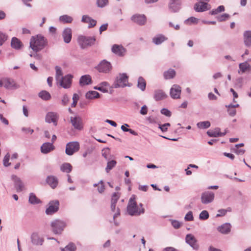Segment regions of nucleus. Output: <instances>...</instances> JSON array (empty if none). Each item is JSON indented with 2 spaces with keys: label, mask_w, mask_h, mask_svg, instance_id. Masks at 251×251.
Returning <instances> with one entry per match:
<instances>
[{
  "label": "nucleus",
  "mask_w": 251,
  "mask_h": 251,
  "mask_svg": "<svg viewBox=\"0 0 251 251\" xmlns=\"http://www.w3.org/2000/svg\"><path fill=\"white\" fill-rule=\"evenodd\" d=\"M47 45V39L41 34L32 36L30 40V47L35 52L40 51Z\"/></svg>",
  "instance_id": "nucleus-1"
},
{
  "label": "nucleus",
  "mask_w": 251,
  "mask_h": 251,
  "mask_svg": "<svg viewBox=\"0 0 251 251\" xmlns=\"http://www.w3.org/2000/svg\"><path fill=\"white\" fill-rule=\"evenodd\" d=\"M127 211L131 216H139L144 213L145 209L144 208L139 207L135 201L134 197L132 196L129 199L127 206Z\"/></svg>",
  "instance_id": "nucleus-2"
},
{
  "label": "nucleus",
  "mask_w": 251,
  "mask_h": 251,
  "mask_svg": "<svg viewBox=\"0 0 251 251\" xmlns=\"http://www.w3.org/2000/svg\"><path fill=\"white\" fill-rule=\"evenodd\" d=\"M128 76L126 73L119 74L116 77L112 85V88H124L126 86H130L128 84Z\"/></svg>",
  "instance_id": "nucleus-3"
},
{
  "label": "nucleus",
  "mask_w": 251,
  "mask_h": 251,
  "mask_svg": "<svg viewBox=\"0 0 251 251\" xmlns=\"http://www.w3.org/2000/svg\"><path fill=\"white\" fill-rule=\"evenodd\" d=\"M96 37L90 36H80L78 37L77 42L80 48L84 49L95 44Z\"/></svg>",
  "instance_id": "nucleus-4"
},
{
  "label": "nucleus",
  "mask_w": 251,
  "mask_h": 251,
  "mask_svg": "<svg viewBox=\"0 0 251 251\" xmlns=\"http://www.w3.org/2000/svg\"><path fill=\"white\" fill-rule=\"evenodd\" d=\"M0 87H4L7 89H16L19 88V85L13 79L5 77L0 80Z\"/></svg>",
  "instance_id": "nucleus-5"
},
{
  "label": "nucleus",
  "mask_w": 251,
  "mask_h": 251,
  "mask_svg": "<svg viewBox=\"0 0 251 251\" xmlns=\"http://www.w3.org/2000/svg\"><path fill=\"white\" fill-rule=\"evenodd\" d=\"M51 226L54 234H60L66 226V224L63 221L57 219L51 223Z\"/></svg>",
  "instance_id": "nucleus-6"
},
{
  "label": "nucleus",
  "mask_w": 251,
  "mask_h": 251,
  "mask_svg": "<svg viewBox=\"0 0 251 251\" xmlns=\"http://www.w3.org/2000/svg\"><path fill=\"white\" fill-rule=\"evenodd\" d=\"M96 69L101 73H110L112 69L111 63L106 60H102L96 67Z\"/></svg>",
  "instance_id": "nucleus-7"
},
{
  "label": "nucleus",
  "mask_w": 251,
  "mask_h": 251,
  "mask_svg": "<svg viewBox=\"0 0 251 251\" xmlns=\"http://www.w3.org/2000/svg\"><path fill=\"white\" fill-rule=\"evenodd\" d=\"M70 122L75 130L80 131L83 129L82 119L80 116L76 115L70 117Z\"/></svg>",
  "instance_id": "nucleus-8"
},
{
  "label": "nucleus",
  "mask_w": 251,
  "mask_h": 251,
  "mask_svg": "<svg viewBox=\"0 0 251 251\" xmlns=\"http://www.w3.org/2000/svg\"><path fill=\"white\" fill-rule=\"evenodd\" d=\"M79 144L78 142H70L67 144L65 152L68 155H72L79 150Z\"/></svg>",
  "instance_id": "nucleus-9"
},
{
  "label": "nucleus",
  "mask_w": 251,
  "mask_h": 251,
  "mask_svg": "<svg viewBox=\"0 0 251 251\" xmlns=\"http://www.w3.org/2000/svg\"><path fill=\"white\" fill-rule=\"evenodd\" d=\"M215 198V194L211 191H205L201 193V201L202 204H207L212 202Z\"/></svg>",
  "instance_id": "nucleus-10"
},
{
  "label": "nucleus",
  "mask_w": 251,
  "mask_h": 251,
  "mask_svg": "<svg viewBox=\"0 0 251 251\" xmlns=\"http://www.w3.org/2000/svg\"><path fill=\"white\" fill-rule=\"evenodd\" d=\"M185 242L194 250L198 251L200 249V246L198 243V241L195 236L191 234H188L185 237Z\"/></svg>",
  "instance_id": "nucleus-11"
},
{
  "label": "nucleus",
  "mask_w": 251,
  "mask_h": 251,
  "mask_svg": "<svg viewBox=\"0 0 251 251\" xmlns=\"http://www.w3.org/2000/svg\"><path fill=\"white\" fill-rule=\"evenodd\" d=\"M11 178L14 182L15 188L17 192H21L25 189L24 183L19 177L16 175H12Z\"/></svg>",
  "instance_id": "nucleus-12"
},
{
  "label": "nucleus",
  "mask_w": 251,
  "mask_h": 251,
  "mask_svg": "<svg viewBox=\"0 0 251 251\" xmlns=\"http://www.w3.org/2000/svg\"><path fill=\"white\" fill-rule=\"evenodd\" d=\"M72 78L73 75L68 74L63 77H61V78L57 82L59 83V85L62 87L68 89L71 86Z\"/></svg>",
  "instance_id": "nucleus-13"
},
{
  "label": "nucleus",
  "mask_w": 251,
  "mask_h": 251,
  "mask_svg": "<svg viewBox=\"0 0 251 251\" xmlns=\"http://www.w3.org/2000/svg\"><path fill=\"white\" fill-rule=\"evenodd\" d=\"M59 202L58 200L52 201L49 203V207L46 210L47 215H52L59 209Z\"/></svg>",
  "instance_id": "nucleus-14"
},
{
  "label": "nucleus",
  "mask_w": 251,
  "mask_h": 251,
  "mask_svg": "<svg viewBox=\"0 0 251 251\" xmlns=\"http://www.w3.org/2000/svg\"><path fill=\"white\" fill-rule=\"evenodd\" d=\"M210 5L208 3L200 1L194 5V9L197 12H202L210 9Z\"/></svg>",
  "instance_id": "nucleus-15"
},
{
  "label": "nucleus",
  "mask_w": 251,
  "mask_h": 251,
  "mask_svg": "<svg viewBox=\"0 0 251 251\" xmlns=\"http://www.w3.org/2000/svg\"><path fill=\"white\" fill-rule=\"evenodd\" d=\"M59 118V115L54 112H49L46 114L45 121L48 123H52L55 126L57 125V121Z\"/></svg>",
  "instance_id": "nucleus-16"
},
{
  "label": "nucleus",
  "mask_w": 251,
  "mask_h": 251,
  "mask_svg": "<svg viewBox=\"0 0 251 251\" xmlns=\"http://www.w3.org/2000/svg\"><path fill=\"white\" fill-rule=\"evenodd\" d=\"M181 92V87L177 84H174L170 89V94L173 99H177L180 98Z\"/></svg>",
  "instance_id": "nucleus-17"
},
{
  "label": "nucleus",
  "mask_w": 251,
  "mask_h": 251,
  "mask_svg": "<svg viewBox=\"0 0 251 251\" xmlns=\"http://www.w3.org/2000/svg\"><path fill=\"white\" fill-rule=\"evenodd\" d=\"M112 52L119 56H123L126 52V49L122 45L114 44L111 49Z\"/></svg>",
  "instance_id": "nucleus-18"
},
{
  "label": "nucleus",
  "mask_w": 251,
  "mask_h": 251,
  "mask_svg": "<svg viewBox=\"0 0 251 251\" xmlns=\"http://www.w3.org/2000/svg\"><path fill=\"white\" fill-rule=\"evenodd\" d=\"M180 0H170L169 3V9L173 12L178 11L181 8Z\"/></svg>",
  "instance_id": "nucleus-19"
},
{
  "label": "nucleus",
  "mask_w": 251,
  "mask_h": 251,
  "mask_svg": "<svg viewBox=\"0 0 251 251\" xmlns=\"http://www.w3.org/2000/svg\"><path fill=\"white\" fill-rule=\"evenodd\" d=\"M131 20L137 24L142 25L146 24L147 19L144 15L136 14L131 17Z\"/></svg>",
  "instance_id": "nucleus-20"
},
{
  "label": "nucleus",
  "mask_w": 251,
  "mask_h": 251,
  "mask_svg": "<svg viewBox=\"0 0 251 251\" xmlns=\"http://www.w3.org/2000/svg\"><path fill=\"white\" fill-rule=\"evenodd\" d=\"M92 80L91 76L89 75H85L81 76L79 79V84L81 87L91 84Z\"/></svg>",
  "instance_id": "nucleus-21"
},
{
  "label": "nucleus",
  "mask_w": 251,
  "mask_h": 251,
  "mask_svg": "<svg viewBox=\"0 0 251 251\" xmlns=\"http://www.w3.org/2000/svg\"><path fill=\"white\" fill-rule=\"evenodd\" d=\"M54 146L52 143L46 142L41 147V151L44 154H47L54 150Z\"/></svg>",
  "instance_id": "nucleus-22"
},
{
  "label": "nucleus",
  "mask_w": 251,
  "mask_h": 251,
  "mask_svg": "<svg viewBox=\"0 0 251 251\" xmlns=\"http://www.w3.org/2000/svg\"><path fill=\"white\" fill-rule=\"evenodd\" d=\"M62 37L65 43H69L72 39V29L69 27L65 28L62 32Z\"/></svg>",
  "instance_id": "nucleus-23"
},
{
  "label": "nucleus",
  "mask_w": 251,
  "mask_h": 251,
  "mask_svg": "<svg viewBox=\"0 0 251 251\" xmlns=\"http://www.w3.org/2000/svg\"><path fill=\"white\" fill-rule=\"evenodd\" d=\"M167 95L162 90H156L154 92L153 98L156 101H159L166 99Z\"/></svg>",
  "instance_id": "nucleus-24"
},
{
  "label": "nucleus",
  "mask_w": 251,
  "mask_h": 251,
  "mask_svg": "<svg viewBox=\"0 0 251 251\" xmlns=\"http://www.w3.org/2000/svg\"><path fill=\"white\" fill-rule=\"evenodd\" d=\"M31 240L33 244L35 245H42L44 239L41 238L37 233H33L31 236Z\"/></svg>",
  "instance_id": "nucleus-25"
},
{
  "label": "nucleus",
  "mask_w": 251,
  "mask_h": 251,
  "mask_svg": "<svg viewBox=\"0 0 251 251\" xmlns=\"http://www.w3.org/2000/svg\"><path fill=\"white\" fill-rule=\"evenodd\" d=\"M81 22L89 24L88 28H91L96 25L97 21L88 15H83Z\"/></svg>",
  "instance_id": "nucleus-26"
},
{
  "label": "nucleus",
  "mask_w": 251,
  "mask_h": 251,
  "mask_svg": "<svg viewBox=\"0 0 251 251\" xmlns=\"http://www.w3.org/2000/svg\"><path fill=\"white\" fill-rule=\"evenodd\" d=\"M231 229V225L229 223H225L219 226L217 228L218 231L222 234H228Z\"/></svg>",
  "instance_id": "nucleus-27"
},
{
  "label": "nucleus",
  "mask_w": 251,
  "mask_h": 251,
  "mask_svg": "<svg viewBox=\"0 0 251 251\" xmlns=\"http://www.w3.org/2000/svg\"><path fill=\"white\" fill-rule=\"evenodd\" d=\"M109 87V84L106 81H103L101 82L98 86H95L94 89L98 90L103 93H107L108 87Z\"/></svg>",
  "instance_id": "nucleus-28"
},
{
  "label": "nucleus",
  "mask_w": 251,
  "mask_h": 251,
  "mask_svg": "<svg viewBox=\"0 0 251 251\" xmlns=\"http://www.w3.org/2000/svg\"><path fill=\"white\" fill-rule=\"evenodd\" d=\"M47 183L52 188H55L58 184V180L56 177L50 176L46 179Z\"/></svg>",
  "instance_id": "nucleus-29"
},
{
  "label": "nucleus",
  "mask_w": 251,
  "mask_h": 251,
  "mask_svg": "<svg viewBox=\"0 0 251 251\" xmlns=\"http://www.w3.org/2000/svg\"><path fill=\"white\" fill-rule=\"evenodd\" d=\"M11 46L12 48L15 50L21 49L23 45L22 42L16 37H13L11 40Z\"/></svg>",
  "instance_id": "nucleus-30"
},
{
  "label": "nucleus",
  "mask_w": 251,
  "mask_h": 251,
  "mask_svg": "<svg viewBox=\"0 0 251 251\" xmlns=\"http://www.w3.org/2000/svg\"><path fill=\"white\" fill-rule=\"evenodd\" d=\"M167 40V38L162 34H159L154 37L152 39V42L156 45L161 44L165 41Z\"/></svg>",
  "instance_id": "nucleus-31"
},
{
  "label": "nucleus",
  "mask_w": 251,
  "mask_h": 251,
  "mask_svg": "<svg viewBox=\"0 0 251 251\" xmlns=\"http://www.w3.org/2000/svg\"><path fill=\"white\" fill-rule=\"evenodd\" d=\"M176 75V72L173 69H169L163 73V76L165 79H170L173 78Z\"/></svg>",
  "instance_id": "nucleus-32"
},
{
  "label": "nucleus",
  "mask_w": 251,
  "mask_h": 251,
  "mask_svg": "<svg viewBox=\"0 0 251 251\" xmlns=\"http://www.w3.org/2000/svg\"><path fill=\"white\" fill-rule=\"evenodd\" d=\"M244 41L247 47L251 46V31H246L244 33Z\"/></svg>",
  "instance_id": "nucleus-33"
},
{
  "label": "nucleus",
  "mask_w": 251,
  "mask_h": 251,
  "mask_svg": "<svg viewBox=\"0 0 251 251\" xmlns=\"http://www.w3.org/2000/svg\"><path fill=\"white\" fill-rule=\"evenodd\" d=\"M100 94L97 91H89L86 93L85 97L87 99L92 100L100 98Z\"/></svg>",
  "instance_id": "nucleus-34"
},
{
  "label": "nucleus",
  "mask_w": 251,
  "mask_h": 251,
  "mask_svg": "<svg viewBox=\"0 0 251 251\" xmlns=\"http://www.w3.org/2000/svg\"><path fill=\"white\" fill-rule=\"evenodd\" d=\"M28 201L32 204H37L41 202L40 199H39L33 193L29 194Z\"/></svg>",
  "instance_id": "nucleus-35"
},
{
  "label": "nucleus",
  "mask_w": 251,
  "mask_h": 251,
  "mask_svg": "<svg viewBox=\"0 0 251 251\" xmlns=\"http://www.w3.org/2000/svg\"><path fill=\"white\" fill-rule=\"evenodd\" d=\"M59 20L64 24H70L72 22L73 18L68 15H63L59 17Z\"/></svg>",
  "instance_id": "nucleus-36"
},
{
  "label": "nucleus",
  "mask_w": 251,
  "mask_h": 251,
  "mask_svg": "<svg viewBox=\"0 0 251 251\" xmlns=\"http://www.w3.org/2000/svg\"><path fill=\"white\" fill-rule=\"evenodd\" d=\"M60 170L64 173H69L72 170V166L69 163H64L61 165Z\"/></svg>",
  "instance_id": "nucleus-37"
},
{
  "label": "nucleus",
  "mask_w": 251,
  "mask_h": 251,
  "mask_svg": "<svg viewBox=\"0 0 251 251\" xmlns=\"http://www.w3.org/2000/svg\"><path fill=\"white\" fill-rule=\"evenodd\" d=\"M239 67L240 70L238 71V73L240 74L241 72L242 73H245L248 69H251V66L247 62H245L241 63L239 64Z\"/></svg>",
  "instance_id": "nucleus-38"
},
{
  "label": "nucleus",
  "mask_w": 251,
  "mask_h": 251,
  "mask_svg": "<svg viewBox=\"0 0 251 251\" xmlns=\"http://www.w3.org/2000/svg\"><path fill=\"white\" fill-rule=\"evenodd\" d=\"M137 87L142 91H144L146 89V82L145 79L142 76L138 78Z\"/></svg>",
  "instance_id": "nucleus-39"
},
{
  "label": "nucleus",
  "mask_w": 251,
  "mask_h": 251,
  "mask_svg": "<svg viewBox=\"0 0 251 251\" xmlns=\"http://www.w3.org/2000/svg\"><path fill=\"white\" fill-rule=\"evenodd\" d=\"M38 96L44 100H48L51 98L50 94L45 90L42 91L39 93Z\"/></svg>",
  "instance_id": "nucleus-40"
},
{
  "label": "nucleus",
  "mask_w": 251,
  "mask_h": 251,
  "mask_svg": "<svg viewBox=\"0 0 251 251\" xmlns=\"http://www.w3.org/2000/svg\"><path fill=\"white\" fill-rule=\"evenodd\" d=\"M117 164V161L115 160L108 161L106 167L105 169L106 173H109L110 170L114 168Z\"/></svg>",
  "instance_id": "nucleus-41"
},
{
  "label": "nucleus",
  "mask_w": 251,
  "mask_h": 251,
  "mask_svg": "<svg viewBox=\"0 0 251 251\" xmlns=\"http://www.w3.org/2000/svg\"><path fill=\"white\" fill-rule=\"evenodd\" d=\"M219 131H220V128L217 127L213 130H209L207 131V134L209 137H218Z\"/></svg>",
  "instance_id": "nucleus-42"
},
{
  "label": "nucleus",
  "mask_w": 251,
  "mask_h": 251,
  "mask_svg": "<svg viewBox=\"0 0 251 251\" xmlns=\"http://www.w3.org/2000/svg\"><path fill=\"white\" fill-rule=\"evenodd\" d=\"M210 125L211 124L210 122L208 121L200 122L197 124L198 127L201 129L207 128L210 126Z\"/></svg>",
  "instance_id": "nucleus-43"
},
{
  "label": "nucleus",
  "mask_w": 251,
  "mask_h": 251,
  "mask_svg": "<svg viewBox=\"0 0 251 251\" xmlns=\"http://www.w3.org/2000/svg\"><path fill=\"white\" fill-rule=\"evenodd\" d=\"M55 79L56 81H58L61 78V77H63V73L61 70V69L60 67L56 66L55 67Z\"/></svg>",
  "instance_id": "nucleus-44"
},
{
  "label": "nucleus",
  "mask_w": 251,
  "mask_h": 251,
  "mask_svg": "<svg viewBox=\"0 0 251 251\" xmlns=\"http://www.w3.org/2000/svg\"><path fill=\"white\" fill-rule=\"evenodd\" d=\"M76 249V248L75 244L71 243L61 250L62 251H75Z\"/></svg>",
  "instance_id": "nucleus-45"
},
{
  "label": "nucleus",
  "mask_w": 251,
  "mask_h": 251,
  "mask_svg": "<svg viewBox=\"0 0 251 251\" xmlns=\"http://www.w3.org/2000/svg\"><path fill=\"white\" fill-rule=\"evenodd\" d=\"M209 217V213L206 210L202 211L199 215V219L201 220H207L208 219Z\"/></svg>",
  "instance_id": "nucleus-46"
},
{
  "label": "nucleus",
  "mask_w": 251,
  "mask_h": 251,
  "mask_svg": "<svg viewBox=\"0 0 251 251\" xmlns=\"http://www.w3.org/2000/svg\"><path fill=\"white\" fill-rule=\"evenodd\" d=\"M10 155L9 153H7L4 157L3 160V165L5 167H8L10 165L11 163L9 162Z\"/></svg>",
  "instance_id": "nucleus-47"
},
{
  "label": "nucleus",
  "mask_w": 251,
  "mask_h": 251,
  "mask_svg": "<svg viewBox=\"0 0 251 251\" xmlns=\"http://www.w3.org/2000/svg\"><path fill=\"white\" fill-rule=\"evenodd\" d=\"M198 22V19L194 17H191L186 20L184 23L186 24H197Z\"/></svg>",
  "instance_id": "nucleus-48"
},
{
  "label": "nucleus",
  "mask_w": 251,
  "mask_h": 251,
  "mask_svg": "<svg viewBox=\"0 0 251 251\" xmlns=\"http://www.w3.org/2000/svg\"><path fill=\"white\" fill-rule=\"evenodd\" d=\"M7 36L6 34L0 31V46H2L7 40Z\"/></svg>",
  "instance_id": "nucleus-49"
},
{
  "label": "nucleus",
  "mask_w": 251,
  "mask_h": 251,
  "mask_svg": "<svg viewBox=\"0 0 251 251\" xmlns=\"http://www.w3.org/2000/svg\"><path fill=\"white\" fill-rule=\"evenodd\" d=\"M120 194L119 193H114L113 194L111 202L117 203V201L119 199Z\"/></svg>",
  "instance_id": "nucleus-50"
},
{
  "label": "nucleus",
  "mask_w": 251,
  "mask_h": 251,
  "mask_svg": "<svg viewBox=\"0 0 251 251\" xmlns=\"http://www.w3.org/2000/svg\"><path fill=\"white\" fill-rule=\"evenodd\" d=\"M229 17V15L228 14H223L220 16L217 17V19L219 22H223L226 21V20Z\"/></svg>",
  "instance_id": "nucleus-51"
},
{
  "label": "nucleus",
  "mask_w": 251,
  "mask_h": 251,
  "mask_svg": "<svg viewBox=\"0 0 251 251\" xmlns=\"http://www.w3.org/2000/svg\"><path fill=\"white\" fill-rule=\"evenodd\" d=\"M108 2V0H97V3L98 7H103L106 6Z\"/></svg>",
  "instance_id": "nucleus-52"
},
{
  "label": "nucleus",
  "mask_w": 251,
  "mask_h": 251,
  "mask_svg": "<svg viewBox=\"0 0 251 251\" xmlns=\"http://www.w3.org/2000/svg\"><path fill=\"white\" fill-rule=\"evenodd\" d=\"M184 219L186 221H192L194 220L193 213L192 211H189L185 215Z\"/></svg>",
  "instance_id": "nucleus-53"
},
{
  "label": "nucleus",
  "mask_w": 251,
  "mask_h": 251,
  "mask_svg": "<svg viewBox=\"0 0 251 251\" xmlns=\"http://www.w3.org/2000/svg\"><path fill=\"white\" fill-rule=\"evenodd\" d=\"M99 184H100L98 188V191L100 193H102L104 191L105 187L102 180L100 181Z\"/></svg>",
  "instance_id": "nucleus-54"
},
{
  "label": "nucleus",
  "mask_w": 251,
  "mask_h": 251,
  "mask_svg": "<svg viewBox=\"0 0 251 251\" xmlns=\"http://www.w3.org/2000/svg\"><path fill=\"white\" fill-rule=\"evenodd\" d=\"M171 224L172 226L176 229L179 228L181 226V223L176 220H172Z\"/></svg>",
  "instance_id": "nucleus-55"
},
{
  "label": "nucleus",
  "mask_w": 251,
  "mask_h": 251,
  "mask_svg": "<svg viewBox=\"0 0 251 251\" xmlns=\"http://www.w3.org/2000/svg\"><path fill=\"white\" fill-rule=\"evenodd\" d=\"M110 153L109 149H104L102 150V156L106 159L108 160V155Z\"/></svg>",
  "instance_id": "nucleus-56"
},
{
  "label": "nucleus",
  "mask_w": 251,
  "mask_h": 251,
  "mask_svg": "<svg viewBox=\"0 0 251 251\" xmlns=\"http://www.w3.org/2000/svg\"><path fill=\"white\" fill-rule=\"evenodd\" d=\"M160 112L162 114L167 117H170L171 116V111L166 108H162Z\"/></svg>",
  "instance_id": "nucleus-57"
},
{
  "label": "nucleus",
  "mask_w": 251,
  "mask_h": 251,
  "mask_svg": "<svg viewBox=\"0 0 251 251\" xmlns=\"http://www.w3.org/2000/svg\"><path fill=\"white\" fill-rule=\"evenodd\" d=\"M227 112L230 116L233 117L236 114V110L233 107H227Z\"/></svg>",
  "instance_id": "nucleus-58"
},
{
  "label": "nucleus",
  "mask_w": 251,
  "mask_h": 251,
  "mask_svg": "<svg viewBox=\"0 0 251 251\" xmlns=\"http://www.w3.org/2000/svg\"><path fill=\"white\" fill-rule=\"evenodd\" d=\"M69 101V98L67 95H64L61 100L62 104L64 106L66 105Z\"/></svg>",
  "instance_id": "nucleus-59"
},
{
  "label": "nucleus",
  "mask_w": 251,
  "mask_h": 251,
  "mask_svg": "<svg viewBox=\"0 0 251 251\" xmlns=\"http://www.w3.org/2000/svg\"><path fill=\"white\" fill-rule=\"evenodd\" d=\"M234 152L238 155H243L245 151L244 149H240L239 148H234L233 149Z\"/></svg>",
  "instance_id": "nucleus-60"
},
{
  "label": "nucleus",
  "mask_w": 251,
  "mask_h": 251,
  "mask_svg": "<svg viewBox=\"0 0 251 251\" xmlns=\"http://www.w3.org/2000/svg\"><path fill=\"white\" fill-rule=\"evenodd\" d=\"M140 113L143 115H146L148 113V107L146 105H143L140 110Z\"/></svg>",
  "instance_id": "nucleus-61"
},
{
  "label": "nucleus",
  "mask_w": 251,
  "mask_h": 251,
  "mask_svg": "<svg viewBox=\"0 0 251 251\" xmlns=\"http://www.w3.org/2000/svg\"><path fill=\"white\" fill-rule=\"evenodd\" d=\"M218 213L216 215V217H221L225 215L226 210L225 209H221L218 211Z\"/></svg>",
  "instance_id": "nucleus-62"
},
{
  "label": "nucleus",
  "mask_w": 251,
  "mask_h": 251,
  "mask_svg": "<svg viewBox=\"0 0 251 251\" xmlns=\"http://www.w3.org/2000/svg\"><path fill=\"white\" fill-rule=\"evenodd\" d=\"M108 27V24H105L101 25L100 27V33H101L102 32L106 30Z\"/></svg>",
  "instance_id": "nucleus-63"
},
{
  "label": "nucleus",
  "mask_w": 251,
  "mask_h": 251,
  "mask_svg": "<svg viewBox=\"0 0 251 251\" xmlns=\"http://www.w3.org/2000/svg\"><path fill=\"white\" fill-rule=\"evenodd\" d=\"M129 126L127 124H125L124 125H122L121 126V129L124 131V132H127L129 128H128L127 127H128Z\"/></svg>",
  "instance_id": "nucleus-64"
}]
</instances>
